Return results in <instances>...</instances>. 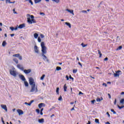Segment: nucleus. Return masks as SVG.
I'll use <instances>...</instances> for the list:
<instances>
[{
    "label": "nucleus",
    "mask_w": 124,
    "mask_h": 124,
    "mask_svg": "<svg viewBox=\"0 0 124 124\" xmlns=\"http://www.w3.org/2000/svg\"><path fill=\"white\" fill-rule=\"evenodd\" d=\"M69 79H71V80H74V78L71 77V76H69Z\"/></svg>",
    "instance_id": "obj_46"
},
{
    "label": "nucleus",
    "mask_w": 124,
    "mask_h": 124,
    "mask_svg": "<svg viewBox=\"0 0 124 124\" xmlns=\"http://www.w3.org/2000/svg\"><path fill=\"white\" fill-rule=\"evenodd\" d=\"M29 84L31 86V90L30 91L31 93H37L38 92V89H37V86H35V82L34 80L32 78H29Z\"/></svg>",
    "instance_id": "obj_1"
},
{
    "label": "nucleus",
    "mask_w": 124,
    "mask_h": 124,
    "mask_svg": "<svg viewBox=\"0 0 124 124\" xmlns=\"http://www.w3.org/2000/svg\"><path fill=\"white\" fill-rule=\"evenodd\" d=\"M11 1H10V0H6V3H10Z\"/></svg>",
    "instance_id": "obj_40"
},
{
    "label": "nucleus",
    "mask_w": 124,
    "mask_h": 124,
    "mask_svg": "<svg viewBox=\"0 0 124 124\" xmlns=\"http://www.w3.org/2000/svg\"><path fill=\"white\" fill-rule=\"evenodd\" d=\"M59 91H60V88L59 87H57L56 88V93H57V94H60V93L59 92Z\"/></svg>",
    "instance_id": "obj_23"
},
{
    "label": "nucleus",
    "mask_w": 124,
    "mask_h": 124,
    "mask_svg": "<svg viewBox=\"0 0 124 124\" xmlns=\"http://www.w3.org/2000/svg\"><path fill=\"white\" fill-rule=\"evenodd\" d=\"M19 78L21 79V80H22V81H26V78H25V77L23 75H20V76L19 77Z\"/></svg>",
    "instance_id": "obj_11"
},
{
    "label": "nucleus",
    "mask_w": 124,
    "mask_h": 124,
    "mask_svg": "<svg viewBox=\"0 0 124 124\" xmlns=\"http://www.w3.org/2000/svg\"><path fill=\"white\" fill-rule=\"evenodd\" d=\"M78 94H84V93H82L81 92H79Z\"/></svg>",
    "instance_id": "obj_56"
},
{
    "label": "nucleus",
    "mask_w": 124,
    "mask_h": 124,
    "mask_svg": "<svg viewBox=\"0 0 124 124\" xmlns=\"http://www.w3.org/2000/svg\"><path fill=\"white\" fill-rule=\"evenodd\" d=\"M1 121H2V123H3V124H5L4 121H3V118H2V117H1Z\"/></svg>",
    "instance_id": "obj_53"
},
{
    "label": "nucleus",
    "mask_w": 124,
    "mask_h": 124,
    "mask_svg": "<svg viewBox=\"0 0 124 124\" xmlns=\"http://www.w3.org/2000/svg\"><path fill=\"white\" fill-rule=\"evenodd\" d=\"M41 46L42 47V56L43 57V60H44V61L46 60V62H49V60L45 55L47 54V47L45 46V44L44 42L41 43Z\"/></svg>",
    "instance_id": "obj_2"
},
{
    "label": "nucleus",
    "mask_w": 124,
    "mask_h": 124,
    "mask_svg": "<svg viewBox=\"0 0 124 124\" xmlns=\"http://www.w3.org/2000/svg\"><path fill=\"white\" fill-rule=\"evenodd\" d=\"M108 95L109 98V99H111V95H110L109 93H108Z\"/></svg>",
    "instance_id": "obj_52"
},
{
    "label": "nucleus",
    "mask_w": 124,
    "mask_h": 124,
    "mask_svg": "<svg viewBox=\"0 0 124 124\" xmlns=\"http://www.w3.org/2000/svg\"><path fill=\"white\" fill-rule=\"evenodd\" d=\"M107 114L108 115V118H110V114H109V112H107Z\"/></svg>",
    "instance_id": "obj_48"
},
{
    "label": "nucleus",
    "mask_w": 124,
    "mask_h": 124,
    "mask_svg": "<svg viewBox=\"0 0 124 124\" xmlns=\"http://www.w3.org/2000/svg\"><path fill=\"white\" fill-rule=\"evenodd\" d=\"M103 86H104L105 87H107V84L105 83H103Z\"/></svg>",
    "instance_id": "obj_49"
},
{
    "label": "nucleus",
    "mask_w": 124,
    "mask_h": 124,
    "mask_svg": "<svg viewBox=\"0 0 124 124\" xmlns=\"http://www.w3.org/2000/svg\"><path fill=\"white\" fill-rule=\"evenodd\" d=\"M44 77H45V75H43L40 78L41 80H43L44 79Z\"/></svg>",
    "instance_id": "obj_36"
},
{
    "label": "nucleus",
    "mask_w": 124,
    "mask_h": 124,
    "mask_svg": "<svg viewBox=\"0 0 124 124\" xmlns=\"http://www.w3.org/2000/svg\"><path fill=\"white\" fill-rule=\"evenodd\" d=\"M14 35H15V34H11V36L12 37H13V36H14Z\"/></svg>",
    "instance_id": "obj_60"
},
{
    "label": "nucleus",
    "mask_w": 124,
    "mask_h": 124,
    "mask_svg": "<svg viewBox=\"0 0 124 124\" xmlns=\"http://www.w3.org/2000/svg\"><path fill=\"white\" fill-rule=\"evenodd\" d=\"M18 58H19V60H20V61H21L22 60V56H21L19 54V56H18Z\"/></svg>",
    "instance_id": "obj_44"
},
{
    "label": "nucleus",
    "mask_w": 124,
    "mask_h": 124,
    "mask_svg": "<svg viewBox=\"0 0 124 124\" xmlns=\"http://www.w3.org/2000/svg\"><path fill=\"white\" fill-rule=\"evenodd\" d=\"M42 0H34L35 3H39V2H41Z\"/></svg>",
    "instance_id": "obj_24"
},
{
    "label": "nucleus",
    "mask_w": 124,
    "mask_h": 124,
    "mask_svg": "<svg viewBox=\"0 0 124 124\" xmlns=\"http://www.w3.org/2000/svg\"><path fill=\"white\" fill-rule=\"evenodd\" d=\"M121 95L124 94V92H122L121 93Z\"/></svg>",
    "instance_id": "obj_63"
},
{
    "label": "nucleus",
    "mask_w": 124,
    "mask_h": 124,
    "mask_svg": "<svg viewBox=\"0 0 124 124\" xmlns=\"http://www.w3.org/2000/svg\"><path fill=\"white\" fill-rule=\"evenodd\" d=\"M124 99H122L121 100H120V103L121 104H124Z\"/></svg>",
    "instance_id": "obj_34"
},
{
    "label": "nucleus",
    "mask_w": 124,
    "mask_h": 124,
    "mask_svg": "<svg viewBox=\"0 0 124 124\" xmlns=\"http://www.w3.org/2000/svg\"><path fill=\"white\" fill-rule=\"evenodd\" d=\"M27 22L29 24H32V23H33L34 24H35V23H36V21H35V20H34V19H32L31 20V18H30V17L27 18Z\"/></svg>",
    "instance_id": "obj_3"
},
{
    "label": "nucleus",
    "mask_w": 124,
    "mask_h": 124,
    "mask_svg": "<svg viewBox=\"0 0 124 124\" xmlns=\"http://www.w3.org/2000/svg\"><path fill=\"white\" fill-rule=\"evenodd\" d=\"M36 111L37 113H38V114H39V113H40V110H39V109H36Z\"/></svg>",
    "instance_id": "obj_43"
},
{
    "label": "nucleus",
    "mask_w": 124,
    "mask_h": 124,
    "mask_svg": "<svg viewBox=\"0 0 124 124\" xmlns=\"http://www.w3.org/2000/svg\"><path fill=\"white\" fill-rule=\"evenodd\" d=\"M10 74L11 75H12V76H14V77H16L17 76V73H16V71L12 70H10Z\"/></svg>",
    "instance_id": "obj_4"
},
{
    "label": "nucleus",
    "mask_w": 124,
    "mask_h": 124,
    "mask_svg": "<svg viewBox=\"0 0 124 124\" xmlns=\"http://www.w3.org/2000/svg\"><path fill=\"white\" fill-rule=\"evenodd\" d=\"M78 64L82 67V63H81V62H78Z\"/></svg>",
    "instance_id": "obj_57"
},
{
    "label": "nucleus",
    "mask_w": 124,
    "mask_h": 124,
    "mask_svg": "<svg viewBox=\"0 0 124 124\" xmlns=\"http://www.w3.org/2000/svg\"><path fill=\"white\" fill-rule=\"evenodd\" d=\"M92 104H94V102H95V100H93L91 101Z\"/></svg>",
    "instance_id": "obj_45"
},
{
    "label": "nucleus",
    "mask_w": 124,
    "mask_h": 124,
    "mask_svg": "<svg viewBox=\"0 0 124 124\" xmlns=\"http://www.w3.org/2000/svg\"><path fill=\"white\" fill-rule=\"evenodd\" d=\"M34 38H37V37H38V34H37V33H35L34 34Z\"/></svg>",
    "instance_id": "obj_27"
},
{
    "label": "nucleus",
    "mask_w": 124,
    "mask_h": 124,
    "mask_svg": "<svg viewBox=\"0 0 124 124\" xmlns=\"http://www.w3.org/2000/svg\"><path fill=\"white\" fill-rule=\"evenodd\" d=\"M6 45V42L5 41H3L2 43V46H3V47H5Z\"/></svg>",
    "instance_id": "obj_20"
},
{
    "label": "nucleus",
    "mask_w": 124,
    "mask_h": 124,
    "mask_svg": "<svg viewBox=\"0 0 124 124\" xmlns=\"http://www.w3.org/2000/svg\"><path fill=\"white\" fill-rule=\"evenodd\" d=\"M87 124H91V122L88 121V123Z\"/></svg>",
    "instance_id": "obj_64"
},
{
    "label": "nucleus",
    "mask_w": 124,
    "mask_h": 124,
    "mask_svg": "<svg viewBox=\"0 0 124 124\" xmlns=\"http://www.w3.org/2000/svg\"><path fill=\"white\" fill-rule=\"evenodd\" d=\"M104 61H108V57L105 58L104 59Z\"/></svg>",
    "instance_id": "obj_51"
},
{
    "label": "nucleus",
    "mask_w": 124,
    "mask_h": 124,
    "mask_svg": "<svg viewBox=\"0 0 124 124\" xmlns=\"http://www.w3.org/2000/svg\"><path fill=\"white\" fill-rule=\"evenodd\" d=\"M17 30H18V27H17L14 28L15 31H17Z\"/></svg>",
    "instance_id": "obj_58"
},
{
    "label": "nucleus",
    "mask_w": 124,
    "mask_h": 124,
    "mask_svg": "<svg viewBox=\"0 0 124 124\" xmlns=\"http://www.w3.org/2000/svg\"><path fill=\"white\" fill-rule=\"evenodd\" d=\"M34 101L33 100H32L30 101V103H28L27 102L25 103V104L26 105H29V106H31V103H32Z\"/></svg>",
    "instance_id": "obj_12"
},
{
    "label": "nucleus",
    "mask_w": 124,
    "mask_h": 124,
    "mask_svg": "<svg viewBox=\"0 0 124 124\" xmlns=\"http://www.w3.org/2000/svg\"><path fill=\"white\" fill-rule=\"evenodd\" d=\"M18 56H20V54H16L13 55V57H16L18 58Z\"/></svg>",
    "instance_id": "obj_30"
},
{
    "label": "nucleus",
    "mask_w": 124,
    "mask_h": 124,
    "mask_svg": "<svg viewBox=\"0 0 124 124\" xmlns=\"http://www.w3.org/2000/svg\"><path fill=\"white\" fill-rule=\"evenodd\" d=\"M24 85L25 87H29V83L28 82V81H26V80L24 81Z\"/></svg>",
    "instance_id": "obj_22"
},
{
    "label": "nucleus",
    "mask_w": 124,
    "mask_h": 124,
    "mask_svg": "<svg viewBox=\"0 0 124 124\" xmlns=\"http://www.w3.org/2000/svg\"><path fill=\"white\" fill-rule=\"evenodd\" d=\"M38 122L40 124H43V123H44V119L42 118L41 119H39Z\"/></svg>",
    "instance_id": "obj_14"
},
{
    "label": "nucleus",
    "mask_w": 124,
    "mask_h": 124,
    "mask_svg": "<svg viewBox=\"0 0 124 124\" xmlns=\"http://www.w3.org/2000/svg\"><path fill=\"white\" fill-rule=\"evenodd\" d=\"M53 1H55L56 3H59L60 2V0H52Z\"/></svg>",
    "instance_id": "obj_35"
},
{
    "label": "nucleus",
    "mask_w": 124,
    "mask_h": 124,
    "mask_svg": "<svg viewBox=\"0 0 124 124\" xmlns=\"http://www.w3.org/2000/svg\"><path fill=\"white\" fill-rule=\"evenodd\" d=\"M74 104V102H72L70 103V104L71 105H73V104Z\"/></svg>",
    "instance_id": "obj_61"
},
{
    "label": "nucleus",
    "mask_w": 124,
    "mask_h": 124,
    "mask_svg": "<svg viewBox=\"0 0 124 124\" xmlns=\"http://www.w3.org/2000/svg\"><path fill=\"white\" fill-rule=\"evenodd\" d=\"M17 68H19V69H20V70H22V71H23L24 67H23V66H22V65H21L20 64H18L17 65Z\"/></svg>",
    "instance_id": "obj_5"
},
{
    "label": "nucleus",
    "mask_w": 124,
    "mask_h": 124,
    "mask_svg": "<svg viewBox=\"0 0 124 124\" xmlns=\"http://www.w3.org/2000/svg\"><path fill=\"white\" fill-rule=\"evenodd\" d=\"M58 100L59 101H62V95H61L59 98H58Z\"/></svg>",
    "instance_id": "obj_31"
},
{
    "label": "nucleus",
    "mask_w": 124,
    "mask_h": 124,
    "mask_svg": "<svg viewBox=\"0 0 124 124\" xmlns=\"http://www.w3.org/2000/svg\"><path fill=\"white\" fill-rule=\"evenodd\" d=\"M121 72V71H118L116 73L114 74V77H119L120 76V74L119 73Z\"/></svg>",
    "instance_id": "obj_9"
},
{
    "label": "nucleus",
    "mask_w": 124,
    "mask_h": 124,
    "mask_svg": "<svg viewBox=\"0 0 124 124\" xmlns=\"http://www.w3.org/2000/svg\"><path fill=\"white\" fill-rule=\"evenodd\" d=\"M45 106V104L44 103H40L39 105H38V107L39 108H42V106Z\"/></svg>",
    "instance_id": "obj_15"
},
{
    "label": "nucleus",
    "mask_w": 124,
    "mask_h": 124,
    "mask_svg": "<svg viewBox=\"0 0 124 124\" xmlns=\"http://www.w3.org/2000/svg\"><path fill=\"white\" fill-rule=\"evenodd\" d=\"M38 42H41V39H40V37L38 38Z\"/></svg>",
    "instance_id": "obj_42"
},
{
    "label": "nucleus",
    "mask_w": 124,
    "mask_h": 124,
    "mask_svg": "<svg viewBox=\"0 0 124 124\" xmlns=\"http://www.w3.org/2000/svg\"><path fill=\"white\" fill-rule=\"evenodd\" d=\"M66 11H68V12H69L70 13H71V14H73V15H74V13H73V10H70L68 9H67L66 10Z\"/></svg>",
    "instance_id": "obj_16"
},
{
    "label": "nucleus",
    "mask_w": 124,
    "mask_h": 124,
    "mask_svg": "<svg viewBox=\"0 0 124 124\" xmlns=\"http://www.w3.org/2000/svg\"><path fill=\"white\" fill-rule=\"evenodd\" d=\"M101 100H103V98L102 97H101V99H100L99 98H96V101L97 102H100V101H101Z\"/></svg>",
    "instance_id": "obj_18"
},
{
    "label": "nucleus",
    "mask_w": 124,
    "mask_h": 124,
    "mask_svg": "<svg viewBox=\"0 0 124 124\" xmlns=\"http://www.w3.org/2000/svg\"><path fill=\"white\" fill-rule=\"evenodd\" d=\"M73 110H75V108H74V107L72 108L71 109V111H73Z\"/></svg>",
    "instance_id": "obj_59"
},
{
    "label": "nucleus",
    "mask_w": 124,
    "mask_h": 124,
    "mask_svg": "<svg viewBox=\"0 0 124 124\" xmlns=\"http://www.w3.org/2000/svg\"><path fill=\"white\" fill-rule=\"evenodd\" d=\"M98 54L99 55V58H101V57L102 56V54L101 53V51H100V50H98Z\"/></svg>",
    "instance_id": "obj_25"
},
{
    "label": "nucleus",
    "mask_w": 124,
    "mask_h": 124,
    "mask_svg": "<svg viewBox=\"0 0 124 124\" xmlns=\"http://www.w3.org/2000/svg\"><path fill=\"white\" fill-rule=\"evenodd\" d=\"M82 13H87V11L83 10L82 11Z\"/></svg>",
    "instance_id": "obj_54"
},
{
    "label": "nucleus",
    "mask_w": 124,
    "mask_h": 124,
    "mask_svg": "<svg viewBox=\"0 0 124 124\" xmlns=\"http://www.w3.org/2000/svg\"><path fill=\"white\" fill-rule=\"evenodd\" d=\"M40 37L41 38H44V37H45L44 35L43 34H40Z\"/></svg>",
    "instance_id": "obj_41"
},
{
    "label": "nucleus",
    "mask_w": 124,
    "mask_h": 124,
    "mask_svg": "<svg viewBox=\"0 0 124 124\" xmlns=\"http://www.w3.org/2000/svg\"><path fill=\"white\" fill-rule=\"evenodd\" d=\"M25 24H23L19 25L18 28V29H23V28H25Z\"/></svg>",
    "instance_id": "obj_13"
},
{
    "label": "nucleus",
    "mask_w": 124,
    "mask_h": 124,
    "mask_svg": "<svg viewBox=\"0 0 124 124\" xmlns=\"http://www.w3.org/2000/svg\"><path fill=\"white\" fill-rule=\"evenodd\" d=\"M64 92H66V90H67V86H66V84H65L64 85Z\"/></svg>",
    "instance_id": "obj_21"
},
{
    "label": "nucleus",
    "mask_w": 124,
    "mask_h": 124,
    "mask_svg": "<svg viewBox=\"0 0 124 124\" xmlns=\"http://www.w3.org/2000/svg\"><path fill=\"white\" fill-rule=\"evenodd\" d=\"M117 107H118V108H119V109H123V108H124V106L120 107V106H119V105H118Z\"/></svg>",
    "instance_id": "obj_32"
},
{
    "label": "nucleus",
    "mask_w": 124,
    "mask_h": 124,
    "mask_svg": "<svg viewBox=\"0 0 124 124\" xmlns=\"http://www.w3.org/2000/svg\"><path fill=\"white\" fill-rule=\"evenodd\" d=\"M10 30L12 31H13L15 30H14V27H11L10 28Z\"/></svg>",
    "instance_id": "obj_39"
},
{
    "label": "nucleus",
    "mask_w": 124,
    "mask_h": 124,
    "mask_svg": "<svg viewBox=\"0 0 124 124\" xmlns=\"http://www.w3.org/2000/svg\"><path fill=\"white\" fill-rule=\"evenodd\" d=\"M1 107L2 109H4L6 112H7V107H6V105H1Z\"/></svg>",
    "instance_id": "obj_7"
},
{
    "label": "nucleus",
    "mask_w": 124,
    "mask_h": 124,
    "mask_svg": "<svg viewBox=\"0 0 124 124\" xmlns=\"http://www.w3.org/2000/svg\"><path fill=\"white\" fill-rule=\"evenodd\" d=\"M23 71L25 74H29V73H31V69H28V70H23Z\"/></svg>",
    "instance_id": "obj_6"
},
{
    "label": "nucleus",
    "mask_w": 124,
    "mask_h": 124,
    "mask_svg": "<svg viewBox=\"0 0 124 124\" xmlns=\"http://www.w3.org/2000/svg\"><path fill=\"white\" fill-rule=\"evenodd\" d=\"M65 25H67L68 26V27H69V28L70 29H71V24L70 23L65 22Z\"/></svg>",
    "instance_id": "obj_19"
},
{
    "label": "nucleus",
    "mask_w": 124,
    "mask_h": 124,
    "mask_svg": "<svg viewBox=\"0 0 124 124\" xmlns=\"http://www.w3.org/2000/svg\"><path fill=\"white\" fill-rule=\"evenodd\" d=\"M34 51L37 54L39 53V50H38V47H37V46H34Z\"/></svg>",
    "instance_id": "obj_8"
},
{
    "label": "nucleus",
    "mask_w": 124,
    "mask_h": 124,
    "mask_svg": "<svg viewBox=\"0 0 124 124\" xmlns=\"http://www.w3.org/2000/svg\"><path fill=\"white\" fill-rule=\"evenodd\" d=\"M95 122L96 124H99V120L97 119H95Z\"/></svg>",
    "instance_id": "obj_33"
},
{
    "label": "nucleus",
    "mask_w": 124,
    "mask_h": 124,
    "mask_svg": "<svg viewBox=\"0 0 124 124\" xmlns=\"http://www.w3.org/2000/svg\"><path fill=\"white\" fill-rule=\"evenodd\" d=\"M123 48V46H119L117 49L116 50L118 51L119 50H122V49Z\"/></svg>",
    "instance_id": "obj_28"
},
{
    "label": "nucleus",
    "mask_w": 124,
    "mask_h": 124,
    "mask_svg": "<svg viewBox=\"0 0 124 124\" xmlns=\"http://www.w3.org/2000/svg\"><path fill=\"white\" fill-rule=\"evenodd\" d=\"M116 103H117V99H115V101L114 102V105H116Z\"/></svg>",
    "instance_id": "obj_47"
},
{
    "label": "nucleus",
    "mask_w": 124,
    "mask_h": 124,
    "mask_svg": "<svg viewBox=\"0 0 124 124\" xmlns=\"http://www.w3.org/2000/svg\"><path fill=\"white\" fill-rule=\"evenodd\" d=\"M111 112H112L113 114H116V112L115 111V110H114V109H110Z\"/></svg>",
    "instance_id": "obj_37"
},
{
    "label": "nucleus",
    "mask_w": 124,
    "mask_h": 124,
    "mask_svg": "<svg viewBox=\"0 0 124 124\" xmlns=\"http://www.w3.org/2000/svg\"><path fill=\"white\" fill-rule=\"evenodd\" d=\"M17 112L18 113L19 115H23V114H24V111L21 109H17Z\"/></svg>",
    "instance_id": "obj_10"
},
{
    "label": "nucleus",
    "mask_w": 124,
    "mask_h": 124,
    "mask_svg": "<svg viewBox=\"0 0 124 124\" xmlns=\"http://www.w3.org/2000/svg\"><path fill=\"white\" fill-rule=\"evenodd\" d=\"M14 62H16V64H18L19 61H18V59H17L16 58H15L13 59Z\"/></svg>",
    "instance_id": "obj_17"
},
{
    "label": "nucleus",
    "mask_w": 124,
    "mask_h": 124,
    "mask_svg": "<svg viewBox=\"0 0 124 124\" xmlns=\"http://www.w3.org/2000/svg\"><path fill=\"white\" fill-rule=\"evenodd\" d=\"M81 46H82V47H83V48H85V47H87V46H88V45H85V44H84V43H82L81 44Z\"/></svg>",
    "instance_id": "obj_29"
},
{
    "label": "nucleus",
    "mask_w": 124,
    "mask_h": 124,
    "mask_svg": "<svg viewBox=\"0 0 124 124\" xmlns=\"http://www.w3.org/2000/svg\"><path fill=\"white\" fill-rule=\"evenodd\" d=\"M106 124H110V123L109 122H107L106 123Z\"/></svg>",
    "instance_id": "obj_62"
},
{
    "label": "nucleus",
    "mask_w": 124,
    "mask_h": 124,
    "mask_svg": "<svg viewBox=\"0 0 124 124\" xmlns=\"http://www.w3.org/2000/svg\"><path fill=\"white\" fill-rule=\"evenodd\" d=\"M56 70H57V71H60V70H62V67L57 66V67H56Z\"/></svg>",
    "instance_id": "obj_26"
},
{
    "label": "nucleus",
    "mask_w": 124,
    "mask_h": 124,
    "mask_svg": "<svg viewBox=\"0 0 124 124\" xmlns=\"http://www.w3.org/2000/svg\"><path fill=\"white\" fill-rule=\"evenodd\" d=\"M66 79L67 80H69V78L68 77V76H66Z\"/></svg>",
    "instance_id": "obj_50"
},
{
    "label": "nucleus",
    "mask_w": 124,
    "mask_h": 124,
    "mask_svg": "<svg viewBox=\"0 0 124 124\" xmlns=\"http://www.w3.org/2000/svg\"><path fill=\"white\" fill-rule=\"evenodd\" d=\"M31 19H33V18H34V16L31 15Z\"/></svg>",
    "instance_id": "obj_55"
},
{
    "label": "nucleus",
    "mask_w": 124,
    "mask_h": 124,
    "mask_svg": "<svg viewBox=\"0 0 124 124\" xmlns=\"http://www.w3.org/2000/svg\"><path fill=\"white\" fill-rule=\"evenodd\" d=\"M77 73V69H74L73 70V73Z\"/></svg>",
    "instance_id": "obj_38"
}]
</instances>
